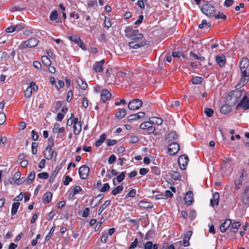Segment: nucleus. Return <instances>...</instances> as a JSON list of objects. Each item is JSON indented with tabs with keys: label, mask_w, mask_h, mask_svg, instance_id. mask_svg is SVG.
I'll return each mask as SVG.
<instances>
[{
	"label": "nucleus",
	"mask_w": 249,
	"mask_h": 249,
	"mask_svg": "<svg viewBox=\"0 0 249 249\" xmlns=\"http://www.w3.org/2000/svg\"><path fill=\"white\" fill-rule=\"evenodd\" d=\"M126 37L131 38V41L129 42V46L133 49H138L146 45V41H143V35L139 33V30L133 29L132 27L128 26L124 30Z\"/></svg>",
	"instance_id": "f257e3e1"
},
{
	"label": "nucleus",
	"mask_w": 249,
	"mask_h": 249,
	"mask_svg": "<svg viewBox=\"0 0 249 249\" xmlns=\"http://www.w3.org/2000/svg\"><path fill=\"white\" fill-rule=\"evenodd\" d=\"M196 4L199 5L201 12L208 18H213L214 14L216 13L214 6L209 1H195Z\"/></svg>",
	"instance_id": "f03ea898"
},
{
	"label": "nucleus",
	"mask_w": 249,
	"mask_h": 249,
	"mask_svg": "<svg viewBox=\"0 0 249 249\" xmlns=\"http://www.w3.org/2000/svg\"><path fill=\"white\" fill-rule=\"evenodd\" d=\"M39 41L36 38H31L23 42L19 46L20 50H23L25 48H33L37 45Z\"/></svg>",
	"instance_id": "7ed1b4c3"
},
{
	"label": "nucleus",
	"mask_w": 249,
	"mask_h": 249,
	"mask_svg": "<svg viewBox=\"0 0 249 249\" xmlns=\"http://www.w3.org/2000/svg\"><path fill=\"white\" fill-rule=\"evenodd\" d=\"M239 67L242 74L244 75H249V60L244 57L240 62Z\"/></svg>",
	"instance_id": "20e7f679"
},
{
	"label": "nucleus",
	"mask_w": 249,
	"mask_h": 249,
	"mask_svg": "<svg viewBox=\"0 0 249 249\" xmlns=\"http://www.w3.org/2000/svg\"><path fill=\"white\" fill-rule=\"evenodd\" d=\"M142 105V102L139 99L132 100L128 105V107L130 110H137Z\"/></svg>",
	"instance_id": "39448f33"
},
{
	"label": "nucleus",
	"mask_w": 249,
	"mask_h": 249,
	"mask_svg": "<svg viewBox=\"0 0 249 249\" xmlns=\"http://www.w3.org/2000/svg\"><path fill=\"white\" fill-rule=\"evenodd\" d=\"M179 150V145L177 142H173L168 145V152L170 155H175Z\"/></svg>",
	"instance_id": "423d86ee"
},
{
	"label": "nucleus",
	"mask_w": 249,
	"mask_h": 249,
	"mask_svg": "<svg viewBox=\"0 0 249 249\" xmlns=\"http://www.w3.org/2000/svg\"><path fill=\"white\" fill-rule=\"evenodd\" d=\"M89 171V167L86 165L81 166L79 169V174L81 178L85 179L88 178Z\"/></svg>",
	"instance_id": "0eeeda50"
},
{
	"label": "nucleus",
	"mask_w": 249,
	"mask_h": 249,
	"mask_svg": "<svg viewBox=\"0 0 249 249\" xmlns=\"http://www.w3.org/2000/svg\"><path fill=\"white\" fill-rule=\"evenodd\" d=\"M188 161V157L186 155H183L178 158V163L182 170L186 169Z\"/></svg>",
	"instance_id": "6e6552de"
},
{
	"label": "nucleus",
	"mask_w": 249,
	"mask_h": 249,
	"mask_svg": "<svg viewBox=\"0 0 249 249\" xmlns=\"http://www.w3.org/2000/svg\"><path fill=\"white\" fill-rule=\"evenodd\" d=\"M44 155L47 160H51L53 157L54 158L56 157L57 153L53 150L52 148L46 147L44 151Z\"/></svg>",
	"instance_id": "1a4fd4ad"
},
{
	"label": "nucleus",
	"mask_w": 249,
	"mask_h": 249,
	"mask_svg": "<svg viewBox=\"0 0 249 249\" xmlns=\"http://www.w3.org/2000/svg\"><path fill=\"white\" fill-rule=\"evenodd\" d=\"M239 107L244 110L249 109V98L246 95H244L242 98L241 101L238 104L237 108Z\"/></svg>",
	"instance_id": "9d476101"
},
{
	"label": "nucleus",
	"mask_w": 249,
	"mask_h": 249,
	"mask_svg": "<svg viewBox=\"0 0 249 249\" xmlns=\"http://www.w3.org/2000/svg\"><path fill=\"white\" fill-rule=\"evenodd\" d=\"M140 127L142 129H147V133L149 134L152 133L155 130V128L153 126L151 121L142 123Z\"/></svg>",
	"instance_id": "9b49d317"
},
{
	"label": "nucleus",
	"mask_w": 249,
	"mask_h": 249,
	"mask_svg": "<svg viewBox=\"0 0 249 249\" xmlns=\"http://www.w3.org/2000/svg\"><path fill=\"white\" fill-rule=\"evenodd\" d=\"M66 162V160L63 161L59 165H57L55 168L53 173L52 174L51 176H50L49 178V181L50 182H52L54 178H55L56 175H57L58 173L59 172L60 169L62 168V166L63 164H64Z\"/></svg>",
	"instance_id": "f8f14e48"
},
{
	"label": "nucleus",
	"mask_w": 249,
	"mask_h": 249,
	"mask_svg": "<svg viewBox=\"0 0 249 249\" xmlns=\"http://www.w3.org/2000/svg\"><path fill=\"white\" fill-rule=\"evenodd\" d=\"M249 75H244L243 74H242L241 79L239 83L236 86V88L237 89H240L246 85L249 81Z\"/></svg>",
	"instance_id": "ddd939ff"
},
{
	"label": "nucleus",
	"mask_w": 249,
	"mask_h": 249,
	"mask_svg": "<svg viewBox=\"0 0 249 249\" xmlns=\"http://www.w3.org/2000/svg\"><path fill=\"white\" fill-rule=\"evenodd\" d=\"M193 196V193L192 191H188L186 193L184 197V201L187 206H190L192 204L194 201Z\"/></svg>",
	"instance_id": "4468645a"
},
{
	"label": "nucleus",
	"mask_w": 249,
	"mask_h": 249,
	"mask_svg": "<svg viewBox=\"0 0 249 249\" xmlns=\"http://www.w3.org/2000/svg\"><path fill=\"white\" fill-rule=\"evenodd\" d=\"M105 60L102 59L100 61L96 62L93 66V69L96 72H102L103 70V65L105 63Z\"/></svg>",
	"instance_id": "2eb2a0df"
},
{
	"label": "nucleus",
	"mask_w": 249,
	"mask_h": 249,
	"mask_svg": "<svg viewBox=\"0 0 249 249\" xmlns=\"http://www.w3.org/2000/svg\"><path fill=\"white\" fill-rule=\"evenodd\" d=\"M216 63L220 67H223L225 66L226 59L225 56L223 54L217 55L215 57Z\"/></svg>",
	"instance_id": "dca6fc26"
},
{
	"label": "nucleus",
	"mask_w": 249,
	"mask_h": 249,
	"mask_svg": "<svg viewBox=\"0 0 249 249\" xmlns=\"http://www.w3.org/2000/svg\"><path fill=\"white\" fill-rule=\"evenodd\" d=\"M21 173L20 172H17L15 173L13 179L15 180V183L18 185H20L22 184L25 181V179L23 178H20Z\"/></svg>",
	"instance_id": "f3484780"
},
{
	"label": "nucleus",
	"mask_w": 249,
	"mask_h": 249,
	"mask_svg": "<svg viewBox=\"0 0 249 249\" xmlns=\"http://www.w3.org/2000/svg\"><path fill=\"white\" fill-rule=\"evenodd\" d=\"M111 96V94L107 89H104L101 93V99L103 103H105Z\"/></svg>",
	"instance_id": "a211bd4d"
},
{
	"label": "nucleus",
	"mask_w": 249,
	"mask_h": 249,
	"mask_svg": "<svg viewBox=\"0 0 249 249\" xmlns=\"http://www.w3.org/2000/svg\"><path fill=\"white\" fill-rule=\"evenodd\" d=\"M231 224V221L230 219H227L224 223H222L220 226V230L222 232H224L229 228Z\"/></svg>",
	"instance_id": "6ab92c4d"
},
{
	"label": "nucleus",
	"mask_w": 249,
	"mask_h": 249,
	"mask_svg": "<svg viewBox=\"0 0 249 249\" xmlns=\"http://www.w3.org/2000/svg\"><path fill=\"white\" fill-rule=\"evenodd\" d=\"M219 194L218 192L214 193L213 197L210 200L211 205L214 207V205H218L219 203Z\"/></svg>",
	"instance_id": "aec40b11"
},
{
	"label": "nucleus",
	"mask_w": 249,
	"mask_h": 249,
	"mask_svg": "<svg viewBox=\"0 0 249 249\" xmlns=\"http://www.w3.org/2000/svg\"><path fill=\"white\" fill-rule=\"evenodd\" d=\"M145 114L144 112H139L135 114L130 115L127 117V119L129 121L139 119L144 117Z\"/></svg>",
	"instance_id": "412c9836"
},
{
	"label": "nucleus",
	"mask_w": 249,
	"mask_h": 249,
	"mask_svg": "<svg viewBox=\"0 0 249 249\" xmlns=\"http://www.w3.org/2000/svg\"><path fill=\"white\" fill-rule=\"evenodd\" d=\"M53 194L51 192H46L42 197V201L44 203H48L52 200Z\"/></svg>",
	"instance_id": "4be33fe9"
},
{
	"label": "nucleus",
	"mask_w": 249,
	"mask_h": 249,
	"mask_svg": "<svg viewBox=\"0 0 249 249\" xmlns=\"http://www.w3.org/2000/svg\"><path fill=\"white\" fill-rule=\"evenodd\" d=\"M83 124L82 122L79 121L78 124H74L73 125V132L75 135H79L82 130V125Z\"/></svg>",
	"instance_id": "5701e85b"
},
{
	"label": "nucleus",
	"mask_w": 249,
	"mask_h": 249,
	"mask_svg": "<svg viewBox=\"0 0 249 249\" xmlns=\"http://www.w3.org/2000/svg\"><path fill=\"white\" fill-rule=\"evenodd\" d=\"M65 131L64 127H60L59 124H55L53 129V132L54 133H63Z\"/></svg>",
	"instance_id": "b1692460"
},
{
	"label": "nucleus",
	"mask_w": 249,
	"mask_h": 249,
	"mask_svg": "<svg viewBox=\"0 0 249 249\" xmlns=\"http://www.w3.org/2000/svg\"><path fill=\"white\" fill-rule=\"evenodd\" d=\"M82 191V188L80 186H76L72 191L69 194V197L72 198L75 195Z\"/></svg>",
	"instance_id": "393cba45"
},
{
	"label": "nucleus",
	"mask_w": 249,
	"mask_h": 249,
	"mask_svg": "<svg viewBox=\"0 0 249 249\" xmlns=\"http://www.w3.org/2000/svg\"><path fill=\"white\" fill-rule=\"evenodd\" d=\"M158 244H153L152 242L148 241L144 245V249H158Z\"/></svg>",
	"instance_id": "a878e982"
},
{
	"label": "nucleus",
	"mask_w": 249,
	"mask_h": 249,
	"mask_svg": "<svg viewBox=\"0 0 249 249\" xmlns=\"http://www.w3.org/2000/svg\"><path fill=\"white\" fill-rule=\"evenodd\" d=\"M76 83L79 86V87L84 90L87 89L88 85L85 81H84L82 79L78 78L76 79Z\"/></svg>",
	"instance_id": "bb28decb"
},
{
	"label": "nucleus",
	"mask_w": 249,
	"mask_h": 249,
	"mask_svg": "<svg viewBox=\"0 0 249 249\" xmlns=\"http://www.w3.org/2000/svg\"><path fill=\"white\" fill-rule=\"evenodd\" d=\"M231 111V107L228 105H223L220 108V111L222 113L227 114Z\"/></svg>",
	"instance_id": "cd10ccee"
},
{
	"label": "nucleus",
	"mask_w": 249,
	"mask_h": 249,
	"mask_svg": "<svg viewBox=\"0 0 249 249\" xmlns=\"http://www.w3.org/2000/svg\"><path fill=\"white\" fill-rule=\"evenodd\" d=\"M110 204V200H107V201H106L101 206V207H100L99 210H98V215H100L103 212V211Z\"/></svg>",
	"instance_id": "c85d7f7f"
},
{
	"label": "nucleus",
	"mask_w": 249,
	"mask_h": 249,
	"mask_svg": "<svg viewBox=\"0 0 249 249\" xmlns=\"http://www.w3.org/2000/svg\"><path fill=\"white\" fill-rule=\"evenodd\" d=\"M170 174L174 180H179L181 178L180 174L178 172L172 171Z\"/></svg>",
	"instance_id": "c756f323"
},
{
	"label": "nucleus",
	"mask_w": 249,
	"mask_h": 249,
	"mask_svg": "<svg viewBox=\"0 0 249 249\" xmlns=\"http://www.w3.org/2000/svg\"><path fill=\"white\" fill-rule=\"evenodd\" d=\"M19 205L20 203L19 202H14L13 203L11 209L12 215H14L17 213Z\"/></svg>",
	"instance_id": "7c9ffc66"
},
{
	"label": "nucleus",
	"mask_w": 249,
	"mask_h": 249,
	"mask_svg": "<svg viewBox=\"0 0 249 249\" xmlns=\"http://www.w3.org/2000/svg\"><path fill=\"white\" fill-rule=\"evenodd\" d=\"M240 226V222L239 221L234 222L231 225V230L232 232L235 233Z\"/></svg>",
	"instance_id": "2f4dec72"
},
{
	"label": "nucleus",
	"mask_w": 249,
	"mask_h": 249,
	"mask_svg": "<svg viewBox=\"0 0 249 249\" xmlns=\"http://www.w3.org/2000/svg\"><path fill=\"white\" fill-rule=\"evenodd\" d=\"M105 140H106V135L105 134L101 135L100 136L99 140H97L96 141L95 145L97 147H99L103 143V142L105 141Z\"/></svg>",
	"instance_id": "473e14b6"
},
{
	"label": "nucleus",
	"mask_w": 249,
	"mask_h": 249,
	"mask_svg": "<svg viewBox=\"0 0 249 249\" xmlns=\"http://www.w3.org/2000/svg\"><path fill=\"white\" fill-rule=\"evenodd\" d=\"M25 8H26V6L24 4H22L21 5L14 6L11 8L10 11L11 12H14L16 11H21L22 10H23Z\"/></svg>",
	"instance_id": "72a5a7b5"
},
{
	"label": "nucleus",
	"mask_w": 249,
	"mask_h": 249,
	"mask_svg": "<svg viewBox=\"0 0 249 249\" xmlns=\"http://www.w3.org/2000/svg\"><path fill=\"white\" fill-rule=\"evenodd\" d=\"M35 172L34 171L31 172L29 174V175L28 176V178L27 179H25V181L28 184H30L32 183L33 180L35 179Z\"/></svg>",
	"instance_id": "f704fd0d"
},
{
	"label": "nucleus",
	"mask_w": 249,
	"mask_h": 249,
	"mask_svg": "<svg viewBox=\"0 0 249 249\" xmlns=\"http://www.w3.org/2000/svg\"><path fill=\"white\" fill-rule=\"evenodd\" d=\"M126 114V111L124 109H120L115 114V116L117 118H123Z\"/></svg>",
	"instance_id": "c9c22d12"
},
{
	"label": "nucleus",
	"mask_w": 249,
	"mask_h": 249,
	"mask_svg": "<svg viewBox=\"0 0 249 249\" xmlns=\"http://www.w3.org/2000/svg\"><path fill=\"white\" fill-rule=\"evenodd\" d=\"M69 39L75 44L79 45V42L81 40L79 36L77 35L71 36L69 37Z\"/></svg>",
	"instance_id": "e433bc0d"
},
{
	"label": "nucleus",
	"mask_w": 249,
	"mask_h": 249,
	"mask_svg": "<svg viewBox=\"0 0 249 249\" xmlns=\"http://www.w3.org/2000/svg\"><path fill=\"white\" fill-rule=\"evenodd\" d=\"M178 136L176 132H171L168 134L167 139L169 141H172L177 140Z\"/></svg>",
	"instance_id": "4c0bfd02"
},
{
	"label": "nucleus",
	"mask_w": 249,
	"mask_h": 249,
	"mask_svg": "<svg viewBox=\"0 0 249 249\" xmlns=\"http://www.w3.org/2000/svg\"><path fill=\"white\" fill-rule=\"evenodd\" d=\"M150 121L152 124L153 123L158 125H160L162 123V120L159 117H152Z\"/></svg>",
	"instance_id": "58836bf2"
},
{
	"label": "nucleus",
	"mask_w": 249,
	"mask_h": 249,
	"mask_svg": "<svg viewBox=\"0 0 249 249\" xmlns=\"http://www.w3.org/2000/svg\"><path fill=\"white\" fill-rule=\"evenodd\" d=\"M42 63L47 66H50L51 64V61L49 58L47 56H43L41 57Z\"/></svg>",
	"instance_id": "ea45409f"
},
{
	"label": "nucleus",
	"mask_w": 249,
	"mask_h": 249,
	"mask_svg": "<svg viewBox=\"0 0 249 249\" xmlns=\"http://www.w3.org/2000/svg\"><path fill=\"white\" fill-rule=\"evenodd\" d=\"M32 89L31 88V86H28L27 89H26V90L24 91V97L25 98H29L31 96L32 94Z\"/></svg>",
	"instance_id": "a19ab883"
},
{
	"label": "nucleus",
	"mask_w": 249,
	"mask_h": 249,
	"mask_svg": "<svg viewBox=\"0 0 249 249\" xmlns=\"http://www.w3.org/2000/svg\"><path fill=\"white\" fill-rule=\"evenodd\" d=\"M213 18L216 19H222L223 20H226L227 18L226 16L220 12H219L217 14L215 13Z\"/></svg>",
	"instance_id": "79ce46f5"
},
{
	"label": "nucleus",
	"mask_w": 249,
	"mask_h": 249,
	"mask_svg": "<svg viewBox=\"0 0 249 249\" xmlns=\"http://www.w3.org/2000/svg\"><path fill=\"white\" fill-rule=\"evenodd\" d=\"M58 13L56 10L53 11L50 15V19L51 21H54L57 19L58 18Z\"/></svg>",
	"instance_id": "37998d69"
},
{
	"label": "nucleus",
	"mask_w": 249,
	"mask_h": 249,
	"mask_svg": "<svg viewBox=\"0 0 249 249\" xmlns=\"http://www.w3.org/2000/svg\"><path fill=\"white\" fill-rule=\"evenodd\" d=\"M123 186L122 185L118 186L117 187H116L112 191V195L114 196L117 195L120 192L122 191L123 190Z\"/></svg>",
	"instance_id": "c03bdc74"
},
{
	"label": "nucleus",
	"mask_w": 249,
	"mask_h": 249,
	"mask_svg": "<svg viewBox=\"0 0 249 249\" xmlns=\"http://www.w3.org/2000/svg\"><path fill=\"white\" fill-rule=\"evenodd\" d=\"M203 79L201 77L196 76L192 78V82L193 84H199L202 82Z\"/></svg>",
	"instance_id": "a18cd8bd"
},
{
	"label": "nucleus",
	"mask_w": 249,
	"mask_h": 249,
	"mask_svg": "<svg viewBox=\"0 0 249 249\" xmlns=\"http://www.w3.org/2000/svg\"><path fill=\"white\" fill-rule=\"evenodd\" d=\"M204 113L208 117H211L213 115V111L211 108H206L204 109Z\"/></svg>",
	"instance_id": "49530a36"
},
{
	"label": "nucleus",
	"mask_w": 249,
	"mask_h": 249,
	"mask_svg": "<svg viewBox=\"0 0 249 249\" xmlns=\"http://www.w3.org/2000/svg\"><path fill=\"white\" fill-rule=\"evenodd\" d=\"M136 190L134 189H133L131 190H130L127 194L126 195L125 197H134L136 195Z\"/></svg>",
	"instance_id": "de8ad7c7"
},
{
	"label": "nucleus",
	"mask_w": 249,
	"mask_h": 249,
	"mask_svg": "<svg viewBox=\"0 0 249 249\" xmlns=\"http://www.w3.org/2000/svg\"><path fill=\"white\" fill-rule=\"evenodd\" d=\"M125 172H122L119 176L116 177L117 180L118 182L122 181L125 178Z\"/></svg>",
	"instance_id": "09e8293b"
},
{
	"label": "nucleus",
	"mask_w": 249,
	"mask_h": 249,
	"mask_svg": "<svg viewBox=\"0 0 249 249\" xmlns=\"http://www.w3.org/2000/svg\"><path fill=\"white\" fill-rule=\"evenodd\" d=\"M151 172L156 175H159L160 173V171L159 167L154 166L151 168Z\"/></svg>",
	"instance_id": "8fccbe9b"
},
{
	"label": "nucleus",
	"mask_w": 249,
	"mask_h": 249,
	"mask_svg": "<svg viewBox=\"0 0 249 249\" xmlns=\"http://www.w3.org/2000/svg\"><path fill=\"white\" fill-rule=\"evenodd\" d=\"M37 176L40 178L47 179L49 178V174L47 172H42L39 173L37 175Z\"/></svg>",
	"instance_id": "3c124183"
},
{
	"label": "nucleus",
	"mask_w": 249,
	"mask_h": 249,
	"mask_svg": "<svg viewBox=\"0 0 249 249\" xmlns=\"http://www.w3.org/2000/svg\"><path fill=\"white\" fill-rule=\"evenodd\" d=\"M109 189H110V186H109V184L108 183H106L104 184V186H103V187H102L100 189L99 191L101 192H105L108 191L109 190Z\"/></svg>",
	"instance_id": "603ef678"
},
{
	"label": "nucleus",
	"mask_w": 249,
	"mask_h": 249,
	"mask_svg": "<svg viewBox=\"0 0 249 249\" xmlns=\"http://www.w3.org/2000/svg\"><path fill=\"white\" fill-rule=\"evenodd\" d=\"M108 238V234L107 232H105L102 233L101 238V241L103 243H106Z\"/></svg>",
	"instance_id": "864d4df0"
},
{
	"label": "nucleus",
	"mask_w": 249,
	"mask_h": 249,
	"mask_svg": "<svg viewBox=\"0 0 249 249\" xmlns=\"http://www.w3.org/2000/svg\"><path fill=\"white\" fill-rule=\"evenodd\" d=\"M205 25H207L208 27H210L211 24L210 22H208L206 20L204 19L202 21L201 23L198 25V27L200 29H202Z\"/></svg>",
	"instance_id": "5fc2aeb1"
},
{
	"label": "nucleus",
	"mask_w": 249,
	"mask_h": 249,
	"mask_svg": "<svg viewBox=\"0 0 249 249\" xmlns=\"http://www.w3.org/2000/svg\"><path fill=\"white\" fill-rule=\"evenodd\" d=\"M37 143L34 142L32 143V152L33 154L35 155L37 153Z\"/></svg>",
	"instance_id": "6e6d98bb"
},
{
	"label": "nucleus",
	"mask_w": 249,
	"mask_h": 249,
	"mask_svg": "<svg viewBox=\"0 0 249 249\" xmlns=\"http://www.w3.org/2000/svg\"><path fill=\"white\" fill-rule=\"evenodd\" d=\"M54 140L52 137H50L48 139V145L46 147L52 148L54 146Z\"/></svg>",
	"instance_id": "4d7b16f0"
},
{
	"label": "nucleus",
	"mask_w": 249,
	"mask_h": 249,
	"mask_svg": "<svg viewBox=\"0 0 249 249\" xmlns=\"http://www.w3.org/2000/svg\"><path fill=\"white\" fill-rule=\"evenodd\" d=\"M72 180V178L71 177L69 176H66L65 178V180L64 181L63 184L64 185L67 186Z\"/></svg>",
	"instance_id": "13d9d810"
},
{
	"label": "nucleus",
	"mask_w": 249,
	"mask_h": 249,
	"mask_svg": "<svg viewBox=\"0 0 249 249\" xmlns=\"http://www.w3.org/2000/svg\"><path fill=\"white\" fill-rule=\"evenodd\" d=\"M6 121V115L3 113H0V125L3 124Z\"/></svg>",
	"instance_id": "bf43d9fd"
},
{
	"label": "nucleus",
	"mask_w": 249,
	"mask_h": 249,
	"mask_svg": "<svg viewBox=\"0 0 249 249\" xmlns=\"http://www.w3.org/2000/svg\"><path fill=\"white\" fill-rule=\"evenodd\" d=\"M55 86L56 89L59 90L64 86V83L62 80H59L57 84H55Z\"/></svg>",
	"instance_id": "052dcab7"
},
{
	"label": "nucleus",
	"mask_w": 249,
	"mask_h": 249,
	"mask_svg": "<svg viewBox=\"0 0 249 249\" xmlns=\"http://www.w3.org/2000/svg\"><path fill=\"white\" fill-rule=\"evenodd\" d=\"M31 135L33 140L36 141L38 139L39 135L34 130L32 131Z\"/></svg>",
	"instance_id": "680f3d73"
},
{
	"label": "nucleus",
	"mask_w": 249,
	"mask_h": 249,
	"mask_svg": "<svg viewBox=\"0 0 249 249\" xmlns=\"http://www.w3.org/2000/svg\"><path fill=\"white\" fill-rule=\"evenodd\" d=\"M15 26V31H20L24 29V24L23 23H19L17 25H14Z\"/></svg>",
	"instance_id": "e2e57ef3"
},
{
	"label": "nucleus",
	"mask_w": 249,
	"mask_h": 249,
	"mask_svg": "<svg viewBox=\"0 0 249 249\" xmlns=\"http://www.w3.org/2000/svg\"><path fill=\"white\" fill-rule=\"evenodd\" d=\"M54 230V227H53L50 230L49 234L46 236L45 241H48L51 238V235L53 234Z\"/></svg>",
	"instance_id": "0e129e2a"
},
{
	"label": "nucleus",
	"mask_w": 249,
	"mask_h": 249,
	"mask_svg": "<svg viewBox=\"0 0 249 249\" xmlns=\"http://www.w3.org/2000/svg\"><path fill=\"white\" fill-rule=\"evenodd\" d=\"M107 142L108 146H112L116 144L117 141L116 140L107 139Z\"/></svg>",
	"instance_id": "69168bd1"
},
{
	"label": "nucleus",
	"mask_w": 249,
	"mask_h": 249,
	"mask_svg": "<svg viewBox=\"0 0 249 249\" xmlns=\"http://www.w3.org/2000/svg\"><path fill=\"white\" fill-rule=\"evenodd\" d=\"M139 141V138L136 136H132L130 137L129 142L131 143H135Z\"/></svg>",
	"instance_id": "338daca9"
},
{
	"label": "nucleus",
	"mask_w": 249,
	"mask_h": 249,
	"mask_svg": "<svg viewBox=\"0 0 249 249\" xmlns=\"http://www.w3.org/2000/svg\"><path fill=\"white\" fill-rule=\"evenodd\" d=\"M72 96H73V92H72L71 90H69L67 93V99H66V100L68 102H70L71 101Z\"/></svg>",
	"instance_id": "774afa93"
}]
</instances>
